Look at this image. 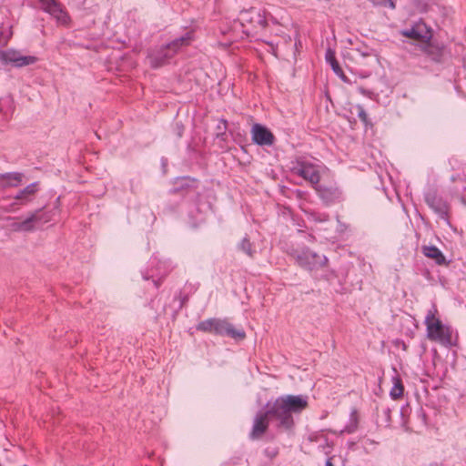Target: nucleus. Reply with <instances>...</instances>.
<instances>
[{"label": "nucleus", "mask_w": 466, "mask_h": 466, "mask_svg": "<svg viewBox=\"0 0 466 466\" xmlns=\"http://www.w3.org/2000/svg\"><path fill=\"white\" fill-rule=\"evenodd\" d=\"M308 407V397L284 395L266 405V412L271 420L279 421L278 427L290 430L294 426L293 413H299Z\"/></svg>", "instance_id": "f257e3e1"}, {"label": "nucleus", "mask_w": 466, "mask_h": 466, "mask_svg": "<svg viewBox=\"0 0 466 466\" xmlns=\"http://www.w3.org/2000/svg\"><path fill=\"white\" fill-rule=\"evenodd\" d=\"M436 312L437 309L433 308L427 312L425 317L424 324L426 325L427 338L441 346L451 348L453 345L451 329L435 317Z\"/></svg>", "instance_id": "f03ea898"}, {"label": "nucleus", "mask_w": 466, "mask_h": 466, "mask_svg": "<svg viewBox=\"0 0 466 466\" xmlns=\"http://www.w3.org/2000/svg\"><path fill=\"white\" fill-rule=\"evenodd\" d=\"M192 39L193 33L187 32L184 35L176 38L167 45L153 50L148 56L150 66L157 68L166 65L182 46H188Z\"/></svg>", "instance_id": "7ed1b4c3"}, {"label": "nucleus", "mask_w": 466, "mask_h": 466, "mask_svg": "<svg viewBox=\"0 0 466 466\" xmlns=\"http://www.w3.org/2000/svg\"><path fill=\"white\" fill-rule=\"evenodd\" d=\"M197 329L203 332L214 333L219 336H228L237 340H242L246 337L243 329H236L226 319L211 318L200 321L197 325Z\"/></svg>", "instance_id": "20e7f679"}, {"label": "nucleus", "mask_w": 466, "mask_h": 466, "mask_svg": "<svg viewBox=\"0 0 466 466\" xmlns=\"http://www.w3.org/2000/svg\"><path fill=\"white\" fill-rule=\"evenodd\" d=\"M295 258L297 263L301 267L308 270H313L323 267L328 259L325 256H321L315 252H312L309 248L302 249L300 251H296Z\"/></svg>", "instance_id": "39448f33"}, {"label": "nucleus", "mask_w": 466, "mask_h": 466, "mask_svg": "<svg viewBox=\"0 0 466 466\" xmlns=\"http://www.w3.org/2000/svg\"><path fill=\"white\" fill-rule=\"evenodd\" d=\"M0 59L4 64H11L15 67L30 66L38 60L35 56H24L20 51L15 49L0 51Z\"/></svg>", "instance_id": "423d86ee"}, {"label": "nucleus", "mask_w": 466, "mask_h": 466, "mask_svg": "<svg viewBox=\"0 0 466 466\" xmlns=\"http://www.w3.org/2000/svg\"><path fill=\"white\" fill-rule=\"evenodd\" d=\"M294 174L301 177L315 187L320 180V174L316 165L308 161H298L293 167Z\"/></svg>", "instance_id": "0eeeda50"}, {"label": "nucleus", "mask_w": 466, "mask_h": 466, "mask_svg": "<svg viewBox=\"0 0 466 466\" xmlns=\"http://www.w3.org/2000/svg\"><path fill=\"white\" fill-rule=\"evenodd\" d=\"M41 8L53 16L56 22L63 25H68L70 17L65 8L57 0H38Z\"/></svg>", "instance_id": "6e6552de"}, {"label": "nucleus", "mask_w": 466, "mask_h": 466, "mask_svg": "<svg viewBox=\"0 0 466 466\" xmlns=\"http://www.w3.org/2000/svg\"><path fill=\"white\" fill-rule=\"evenodd\" d=\"M39 191V182H33L19 190L16 195L14 197V202L10 204L7 208L10 212H15L19 209V206H25L31 202L35 194Z\"/></svg>", "instance_id": "1a4fd4ad"}, {"label": "nucleus", "mask_w": 466, "mask_h": 466, "mask_svg": "<svg viewBox=\"0 0 466 466\" xmlns=\"http://www.w3.org/2000/svg\"><path fill=\"white\" fill-rule=\"evenodd\" d=\"M238 19L242 25L248 24L253 28H265L268 25L265 12L256 8L242 11Z\"/></svg>", "instance_id": "9d476101"}, {"label": "nucleus", "mask_w": 466, "mask_h": 466, "mask_svg": "<svg viewBox=\"0 0 466 466\" xmlns=\"http://www.w3.org/2000/svg\"><path fill=\"white\" fill-rule=\"evenodd\" d=\"M252 141L261 147L272 146L275 142V136L265 126L254 124L251 127Z\"/></svg>", "instance_id": "9b49d317"}, {"label": "nucleus", "mask_w": 466, "mask_h": 466, "mask_svg": "<svg viewBox=\"0 0 466 466\" xmlns=\"http://www.w3.org/2000/svg\"><path fill=\"white\" fill-rule=\"evenodd\" d=\"M269 416L266 410L258 412L253 420L252 430L249 433V439L252 441L258 440L268 429Z\"/></svg>", "instance_id": "f8f14e48"}, {"label": "nucleus", "mask_w": 466, "mask_h": 466, "mask_svg": "<svg viewBox=\"0 0 466 466\" xmlns=\"http://www.w3.org/2000/svg\"><path fill=\"white\" fill-rule=\"evenodd\" d=\"M401 35L424 44L430 43L432 37L431 31L426 26L425 24H418L412 26L410 29L403 30L401 31Z\"/></svg>", "instance_id": "ddd939ff"}, {"label": "nucleus", "mask_w": 466, "mask_h": 466, "mask_svg": "<svg viewBox=\"0 0 466 466\" xmlns=\"http://www.w3.org/2000/svg\"><path fill=\"white\" fill-rule=\"evenodd\" d=\"M425 201L441 219H448L449 208L441 198L430 194L426 196Z\"/></svg>", "instance_id": "4468645a"}, {"label": "nucleus", "mask_w": 466, "mask_h": 466, "mask_svg": "<svg viewBox=\"0 0 466 466\" xmlns=\"http://www.w3.org/2000/svg\"><path fill=\"white\" fill-rule=\"evenodd\" d=\"M314 188L319 198L327 204L333 203L341 197V192L337 187H326L319 183Z\"/></svg>", "instance_id": "2eb2a0df"}, {"label": "nucleus", "mask_w": 466, "mask_h": 466, "mask_svg": "<svg viewBox=\"0 0 466 466\" xmlns=\"http://www.w3.org/2000/svg\"><path fill=\"white\" fill-rule=\"evenodd\" d=\"M24 178V174L20 172H9L0 174V188L16 187Z\"/></svg>", "instance_id": "dca6fc26"}, {"label": "nucleus", "mask_w": 466, "mask_h": 466, "mask_svg": "<svg viewBox=\"0 0 466 466\" xmlns=\"http://www.w3.org/2000/svg\"><path fill=\"white\" fill-rule=\"evenodd\" d=\"M422 253L427 258L434 259L438 265H446V258L442 252L435 246H423Z\"/></svg>", "instance_id": "f3484780"}, {"label": "nucleus", "mask_w": 466, "mask_h": 466, "mask_svg": "<svg viewBox=\"0 0 466 466\" xmlns=\"http://www.w3.org/2000/svg\"><path fill=\"white\" fill-rule=\"evenodd\" d=\"M41 219H42V218L40 217V215L38 213H32L25 220L15 224V227L18 230L32 231L35 229V226L38 225V221Z\"/></svg>", "instance_id": "a211bd4d"}, {"label": "nucleus", "mask_w": 466, "mask_h": 466, "mask_svg": "<svg viewBox=\"0 0 466 466\" xmlns=\"http://www.w3.org/2000/svg\"><path fill=\"white\" fill-rule=\"evenodd\" d=\"M326 60L327 62L330 65L332 70L334 71V73L340 76L342 79H345L346 76L343 73V70L342 68L340 67L339 62L337 61L336 57H335V54L334 52L331 50V49H328L327 52H326Z\"/></svg>", "instance_id": "6ab92c4d"}, {"label": "nucleus", "mask_w": 466, "mask_h": 466, "mask_svg": "<svg viewBox=\"0 0 466 466\" xmlns=\"http://www.w3.org/2000/svg\"><path fill=\"white\" fill-rule=\"evenodd\" d=\"M393 387L390 390V395L391 399L398 400L403 395L404 387L400 377H393Z\"/></svg>", "instance_id": "aec40b11"}, {"label": "nucleus", "mask_w": 466, "mask_h": 466, "mask_svg": "<svg viewBox=\"0 0 466 466\" xmlns=\"http://www.w3.org/2000/svg\"><path fill=\"white\" fill-rule=\"evenodd\" d=\"M238 248L248 255L249 258H253L256 250L253 248V244L250 242L248 237L243 238V239L238 243Z\"/></svg>", "instance_id": "412c9836"}, {"label": "nucleus", "mask_w": 466, "mask_h": 466, "mask_svg": "<svg viewBox=\"0 0 466 466\" xmlns=\"http://www.w3.org/2000/svg\"><path fill=\"white\" fill-rule=\"evenodd\" d=\"M228 127V122L225 119H220L217 126V137L224 139L226 130Z\"/></svg>", "instance_id": "4be33fe9"}, {"label": "nucleus", "mask_w": 466, "mask_h": 466, "mask_svg": "<svg viewBox=\"0 0 466 466\" xmlns=\"http://www.w3.org/2000/svg\"><path fill=\"white\" fill-rule=\"evenodd\" d=\"M34 213H38L42 218V219L38 221V225H43L45 223L49 222L52 219V215L49 211L44 212L42 211V209H38L35 210Z\"/></svg>", "instance_id": "5701e85b"}, {"label": "nucleus", "mask_w": 466, "mask_h": 466, "mask_svg": "<svg viewBox=\"0 0 466 466\" xmlns=\"http://www.w3.org/2000/svg\"><path fill=\"white\" fill-rule=\"evenodd\" d=\"M357 108V115H358V117L364 123V124H367L368 123V115L364 109V107L360 105H358L356 106Z\"/></svg>", "instance_id": "b1692460"}, {"label": "nucleus", "mask_w": 466, "mask_h": 466, "mask_svg": "<svg viewBox=\"0 0 466 466\" xmlns=\"http://www.w3.org/2000/svg\"><path fill=\"white\" fill-rule=\"evenodd\" d=\"M351 416L353 418V422L350 425L346 426L344 431H345L347 433H352L357 429V420L355 418V411L352 412Z\"/></svg>", "instance_id": "393cba45"}, {"label": "nucleus", "mask_w": 466, "mask_h": 466, "mask_svg": "<svg viewBox=\"0 0 466 466\" xmlns=\"http://www.w3.org/2000/svg\"><path fill=\"white\" fill-rule=\"evenodd\" d=\"M357 52L360 53V56H370V53L369 52H361L360 50L359 49H356Z\"/></svg>", "instance_id": "a878e982"}, {"label": "nucleus", "mask_w": 466, "mask_h": 466, "mask_svg": "<svg viewBox=\"0 0 466 466\" xmlns=\"http://www.w3.org/2000/svg\"><path fill=\"white\" fill-rule=\"evenodd\" d=\"M325 466H334V465H333V463H332V461H331V458H329V459H328V460L326 461V464H325Z\"/></svg>", "instance_id": "bb28decb"}]
</instances>
